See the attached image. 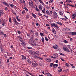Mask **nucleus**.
I'll return each mask as SVG.
<instances>
[{"mask_svg":"<svg viewBox=\"0 0 76 76\" xmlns=\"http://www.w3.org/2000/svg\"><path fill=\"white\" fill-rule=\"evenodd\" d=\"M69 69H66V70H64V72H68V71Z\"/></svg>","mask_w":76,"mask_h":76,"instance_id":"603ef678","label":"nucleus"},{"mask_svg":"<svg viewBox=\"0 0 76 76\" xmlns=\"http://www.w3.org/2000/svg\"><path fill=\"white\" fill-rule=\"evenodd\" d=\"M53 47L55 49H57V47H58V46H57V45H54Z\"/></svg>","mask_w":76,"mask_h":76,"instance_id":"f3484780","label":"nucleus"},{"mask_svg":"<svg viewBox=\"0 0 76 76\" xmlns=\"http://www.w3.org/2000/svg\"><path fill=\"white\" fill-rule=\"evenodd\" d=\"M2 3L3 4H5V5L7 6L8 7L9 6V4H8L7 3L5 2H3Z\"/></svg>","mask_w":76,"mask_h":76,"instance_id":"2eb2a0df","label":"nucleus"},{"mask_svg":"<svg viewBox=\"0 0 76 76\" xmlns=\"http://www.w3.org/2000/svg\"><path fill=\"white\" fill-rule=\"evenodd\" d=\"M64 50L65 51H67V52H69V53H70V50H69L67 48H64Z\"/></svg>","mask_w":76,"mask_h":76,"instance_id":"39448f33","label":"nucleus"},{"mask_svg":"<svg viewBox=\"0 0 76 76\" xmlns=\"http://www.w3.org/2000/svg\"><path fill=\"white\" fill-rule=\"evenodd\" d=\"M34 62L32 63V65H33L34 67H36V66H37L38 65V64L37 63V61H35V60H34Z\"/></svg>","mask_w":76,"mask_h":76,"instance_id":"f03ea898","label":"nucleus"},{"mask_svg":"<svg viewBox=\"0 0 76 76\" xmlns=\"http://www.w3.org/2000/svg\"><path fill=\"white\" fill-rule=\"evenodd\" d=\"M20 40L21 41V42H22L23 41V39H22V38H21L20 39Z\"/></svg>","mask_w":76,"mask_h":76,"instance_id":"37998d69","label":"nucleus"},{"mask_svg":"<svg viewBox=\"0 0 76 76\" xmlns=\"http://www.w3.org/2000/svg\"><path fill=\"white\" fill-rule=\"evenodd\" d=\"M42 41L43 43H44V39L43 37L42 38Z\"/></svg>","mask_w":76,"mask_h":76,"instance_id":"a878e982","label":"nucleus"},{"mask_svg":"<svg viewBox=\"0 0 76 76\" xmlns=\"http://www.w3.org/2000/svg\"><path fill=\"white\" fill-rule=\"evenodd\" d=\"M4 12H3V11L0 10V16H1V15H4Z\"/></svg>","mask_w":76,"mask_h":76,"instance_id":"ddd939ff","label":"nucleus"},{"mask_svg":"<svg viewBox=\"0 0 76 76\" xmlns=\"http://www.w3.org/2000/svg\"><path fill=\"white\" fill-rule=\"evenodd\" d=\"M53 0H50V1H49V3H53Z\"/></svg>","mask_w":76,"mask_h":76,"instance_id":"8fccbe9b","label":"nucleus"},{"mask_svg":"<svg viewBox=\"0 0 76 76\" xmlns=\"http://www.w3.org/2000/svg\"><path fill=\"white\" fill-rule=\"evenodd\" d=\"M34 42V41H32V42L31 41L30 42H29V44H31L32 46H34V47H35L36 45H38V44L33 42Z\"/></svg>","mask_w":76,"mask_h":76,"instance_id":"f257e3e1","label":"nucleus"},{"mask_svg":"<svg viewBox=\"0 0 76 76\" xmlns=\"http://www.w3.org/2000/svg\"><path fill=\"white\" fill-rule=\"evenodd\" d=\"M58 54H55L54 55V57H58Z\"/></svg>","mask_w":76,"mask_h":76,"instance_id":"f704fd0d","label":"nucleus"},{"mask_svg":"<svg viewBox=\"0 0 76 76\" xmlns=\"http://www.w3.org/2000/svg\"><path fill=\"white\" fill-rule=\"evenodd\" d=\"M39 2L40 3H42V4H44V3L41 0H39Z\"/></svg>","mask_w":76,"mask_h":76,"instance_id":"c756f323","label":"nucleus"},{"mask_svg":"<svg viewBox=\"0 0 76 76\" xmlns=\"http://www.w3.org/2000/svg\"><path fill=\"white\" fill-rule=\"evenodd\" d=\"M4 36V37H5V38H6L7 37V35L5 34H3Z\"/></svg>","mask_w":76,"mask_h":76,"instance_id":"c03bdc74","label":"nucleus"},{"mask_svg":"<svg viewBox=\"0 0 76 76\" xmlns=\"http://www.w3.org/2000/svg\"><path fill=\"white\" fill-rule=\"evenodd\" d=\"M34 58H38V55H35L34 56Z\"/></svg>","mask_w":76,"mask_h":76,"instance_id":"4be33fe9","label":"nucleus"},{"mask_svg":"<svg viewBox=\"0 0 76 76\" xmlns=\"http://www.w3.org/2000/svg\"><path fill=\"white\" fill-rule=\"evenodd\" d=\"M59 14H60V15H61V16H62V15H63V12H60Z\"/></svg>","mask_w":76,"mask_h":76,"instance_id":"ea45409f","label":"nucleus"},{"mask_svg":"<svg viewBox=\"0 0 76 76\" xmlns=\"http://www.w3.org/2000/svg\"><path fill=\"white\" fill-rule=\"evenodd\" d=\"M42 12L43 13H45V10H42Z\"/></svg>","mask_w":76,"mask_h":76,"instance_id":"052dcab7","label":"nucleus"},{"mask_svg":"<svg viewBox=\"0 0 76 76\" xmlns=\"http://www.w3.org/2000/svg\"><path fill=\"white\" fill-rule=\"evenodd\" d=\"M18 33L19 34H20V31H18Z\"/></svg>","mask_w":76,"mask_h":76,"instance_id":"5fc2aeb1","label":"nucleus"},{"mask_svg":"<svg viewBox=\"0 0 76 76\" xmlns=\"http://www.w3.org/2000/svg\"><path fill=\"white\" fill-rule=\"evenodd\" d=\"M28 49H32V48L31 47H27Z\"/></svg>","mask_w":76,"mask_h":76,"instance_id":"3c124183","label":"nucleus"},{"mask_svg":"<svg viewBox=\"0 0 76 76\" xmlns=\"http://www.w3.org/2000/svg\"><path fill=\"white\" fill-rule=\"evenodd\" d=\"M35 6H36V7H35L34 6V8L35 10H37V12H39V9H38V8H37V6L35 5Z\"/></svg>","mask_w":76,"mask_h":76,"instance_id":"9d476101","label":"nucleus"},{"mask_svg":"<svg viewBox=\"0 0 76 76\" xmlns=\"http://www.w3.org/2000/svg\"><path fill=\"white\" fill-rule=\"evenodd\" d=\"M62 31H66V28H63L62 30Z\"/></svg>","mask_w":76,"mask_h":76,"instance_id":"72a5a7b5","label":"nucleus"},{"mask_svg":"<svg viewBox=\"0 0 76 76\" xmlns=\"http://www.w3.org/2000/svg\"><path fill=\"white\" fill-rule=\"evenodd\" d=\"M5 10H8V8L7 7L5 8Z\"/></svg>","mask_w":76,"mask_h":76,"instance_id":"338daca9","label":"nucleus"},{"mask_svg":"<svg viewBox=\"0 0 76 76\" xmlns=\"http://www.w3.org/2000/svg\"><path fill=\"white\" fill-rule=\"evenodd\" d=\"M54 26L55 27V28H56L57 29L58 28V26H57V24H55Z\"/></svg>","mask_w":76,"mask_h":76,"instance_id":"b1692460","label":"nucleus"},{"mask_svg":"<svg viewBox=\"0 0 76 76\" xmlns=\"http://www.w3.org/2000/svg\"><path fill=\"white\" fill-rule=\"evenodd\" d=\"M56 66V67H57L58 66V64H54V65H53V67L54 68H55Z\"/></svg>","mask_w":76,"mask_h":76,"instance_id":"6ab92c4d","label":"nucleus"},{"mask_svg":"<svg viewBox=\"0 0 76 76\" xmlns=\"http://www.w3.org/2000/svg\"><path fill=\"white\" fill-rule=\"evenodd\" d=\"M70 34H71V35H76V31L75 32H70Z\"/></svg>","mask_w":76,"mask_h":76,"instance_id":"f8f14e48","label":"nucleus"},{"mask_svg":"<svg viewBox=\"0 0 76 76\" xmlns=\"http://www.w3.org/2000/svg\"><path fill=\"white\" fill-rule=\"evenodd\" d=\"M40 34L41 35V36H42H42H44V34H43L42 33H40Z\"/></svg>","mask_w":76,"mask_h":76,"instance_id":"de8ad7c7","label":"nucleus"},{"mask_svg":"<svg viewBox=\"0 0 76 76\" xmlns=\"http://www.w3.org/2000/svg\"><path fill=\"white\" fill-rule=\"evenodd\" d=\"M76 17V14H74L72 16V18L74 19Z\"/></svg>","mask_w":76,"mask_h":76,"instance_id":"9b49d317","label":"nucleus"},{"mask_svg":"<svg viewBox=\"0 0 76 76\" xmlns=\"http://www.w3.org/2000/svg\"><path fill=\"white\" fill-rule=\"evenodd\" d=\"M39 16H41L42 15V14H41L40 13H39L38 14Z\"/></svg>","mask_w":76,"mask_h":76,"instance_id":"864d4df0","label":"nucleus"},{"mask_svg":"<svg viewBox=\"0 0 76 76\" xmlns=\"http://www.w3.org/2000/svg\"><path fill=\"white\" fill-rule=\"evenodd\" d=\"M68 48L69 49H70V45H68Z\"/></svg>","mask_w":76,"mask_h":76,"instance_id":"6e6d98bb","label":"nucleus"},{"mask_svg":"<svg viewBox=\"0 0 76 76\" xmlns=\"http://www.w3.org/2000/svg\"><path fill=\"white\" fill-rule=\"evenodd\" d=\"M23 9H25V10L26 11H28V9H27L26 8L24 7L23 8Z\"/></svg>","mask_w":76,"mask_h":76,"instance_id":"c9c22d12","label":"nucleus"},{"mask_svg":"<svg viewBox=\"0 0 76 76\" xmlns=\"http://www.w3.org/2000/svg\"><path fill=\"white\" fill-rule=\"evenodd\" d=\"M46 25L47 26H50V25H49V24H46Z\"/></svg>","mask_w":76,"mask_h":76,"instance_id":"680f3d73","label":"nucleus"},{"mask_svg":"<svg viewBox=\"0 0 76 76\" xmlns=\"http://www.w3.org/2000/svg\"><path fill=\"white\" fill-rule=\"evenodd\" d=\"M66 29L67 31H70V28H66Z\"/></svg>","mask_w":76,"mask_h":76,"instance_id":"79ce46f5","label":"nucleus"},{"mask_svg":"<svg viewBox=\"0 0 76 76\" xmlns=\"http://www.w3.org/2000/svg\"><path fill=\"white\" fill-rule=\"evenodd\" d=\"M34 55L36 54V55H37L38 56H39V52L38 51H36L33 54Z\"/></svg>","mask_w":76,"mask_h":76,"instance_id":"0eeeda50","label":"nucleus"},{"mask_svg":"<svg viewBox=\"0 0 76 76\" xmlns=\"http://www.w3.org/2000/svg\"><path fill=\"white\" fill-rule=\"evenodd\" d=\"M64 42H65V43H67V40H65L64 41Z\"/></svg>","mask_w":76,"mask_h":76,"instance_id":"13d9d810","label":"nucleus"},{"mask_svg":"<svg viewBox=\"0 0 76 76\" xmlns=\"http://www.w3.org/2000/svg\"><path fill=\"white\" fill-rule=\"evenodd\" d=\"M54 25H55V23H52L51 24V26H54Z\"/></svg>","mask_w":76,"mask_h":76,"instance_id":"7c9ffc66","label":"nucleus"},{"mask_svg":"<svg viewBox=\"0 0 76 76\" xmlns=\"http://www.w3.org/2000/svg\"><path fill=\"white\" fill-rule=\"evenodd\" d=\"M10 5L11 7H13L14 5L12 4H10Z\"/></svg>","mask_w":76,"mask_h":76,"instance_id":"bb28decb","label":"nucleus"},{"mask_svg":"<svg viewBox=\"0 0 76 76\" xmlns=\"http://www.w3.org/2000/svg\"><path fill=\"white\" fill-rule=\"evenodd\" d=\"M12 20V18H9V21L10 22H11V21Z\"/></svg>","mask_w":76,"mask_h":76,"instance_id":"4c0bfd02","label":"nucleus"},{"mask_svg":"<svg viewBox=\"0 0 76 76\" xmlns=\"http://www.w3.org/2000/svg\"><path fill=\"white\" fill-rule=\"evenodd\" d=\"M72 1L70 0H66V3H70V2H72Z\"/></svg>","mask_w":76,"mask_h":76,"instance_id":"aec40b11","label":"nucleus"},{"mask_svg":"<svg viewBox=\"0 0 76 76\" xmlns=\"http://www.w3.org/2000/svg\"><path fill=\"white\" fill-rule=\"evenodd\" d=\"M60 59H61V60H62V61H64L63 59L62 58H60Z\"/></svg>","mask_w":76,"mask_h":76,"instance_id":"58836bf2","label":"nucleus"},{"mask_svg":"<svg viewBox=\"0 0 76 76\" xmlns=\"http://www.w3.org/2000/svg\"><path fill=\"white\" fill-rule=\"evenodd\" d=\"M27 61L29 64H31V63H32V61H31V60L29 59H28L27 60Z\"/></svg>","mask_w":76,"mask_h":76,"instance_id":"dca6fc26","label":"nucleus"},{"mask_svg":"<svg viewBox=\"0 0 76 76\" xmlns=\"http://www.w3.org/2000/svg\"><path fill=\"white\" fill-rule=\"evenodd\" d=\"M30 32L31 34H33V33L34 32V30H31L30 31Z\"/></svg>","mask_w":76,"mask_h":76,"instance_id":"a19ab883","label":"nucleus"},{"mask_svg":"<svg viewBox=\"0 0 76 76\" xmlns=\"http://www.w3.org/2000/svg\"><path fill=\"white\" fill-rule=\"evenodd\" d=\"M45 39L46 41H48V39L47 38V37H45Z\"/></svg>","mask_w":76,"mask_h":76,"instance_id":"c85d7f7f","label":"nucleus"},{"mask_svg":"<svg viewBox=\"0 0 76 76\" xmlns=\"http://www.w3.org/2000/svg\"><path fill=\"white\" fill-rule=\"evenodd\" d=\"M22 13L23 14H24V13H25V10H23L22 12Z\"/></svg>","mask_w":76,"mask_h":76,"instance_id":"4d7b16f0","label":"nucleus"},{"mask_svg":"<svg viewBox=\"0 0 76 76\" xmlns=\"http://www.w3.org/2000/svg\"><path fill=\"white\" fill-rule=\"evenodd\" d=\"M52 31L53 34H56V31H55V30H54V28H52Z\"/></svg>","mask_w":76,"mask_h":76,"instance_id":"6e6552de","label":"nucleus"},{"mask_svg":"<svg viewBox=\"0 0 76 76\" xmlns=\"http://www.w3.org/2000/svg\"><path fill=\"white\" fill-rule=\"evenodd\" d=\"M22 60H26V57H25V56H22Z\"/></svg>","mask_w":76,"mask_h":76,"instance_id":"4468645a","label":"nucleus"},{"mask_svg":"<svg viewBox=\"0 0 76 76\" xmlns=\"http://www.w3.org/2000/svg\"><path fill=\"white\" fill-rule=\"evenodd\" d=\"M29 4L30 5L31 7H34V4H33V2L31 1H29Z\"/></svg>","mask_w":76,"mask_h":76,"instance_id":"20e7f679","label":"nucleus"},{"mask_svg":"<svg viewBox=\"0 0 76 76\" xmlns=\"http://www.w3.org/2000/svg\"><path fill=\"white\" fill-rule=\"evenodd\" d=\"M65 65L66 66V67H69V64L67 63L65 64Z\"/></svg>","mask_w":76,"mask_h":76,"instance_id":"e433bc0d","label":"nucleus"},{"mask_svg":"<svg viewBox=\"0 0 76 76\" xmlns=\"http://www.w3.org/2000/svg\"><path fill=\"white\" fill-rule=\"evenodd\" d=\"M13 21L14 22V25H17L19 24V23L16 20V18H14L13 19Z\"/></svg>","mask_w":76,"mask_h":76,"instance_id":"7ed1b4c3","label":"nucleus"},{"mask_svg":"<svg viewBox=\"0 0 76 76\" xmlns=\"http://www.w3.org/2000/svg\"><path fill=\"white\" fill-rule=\"evenodd\" d=\"M59 54L60 55H61V56H64V54L63 53H60Z\"/></svg>","mask_w":76,"mask_h":76,"instance_id":"2f4dec72","label":"nucleus"},{"mask_svg":"<svg viewBox=\"0 0 76 76\" xmlns=\"http://www.w3.org/2000/svg\"><path fill=\"white\" fill-rule=\"evenodd\" d=\"M45 32L46 34H48V32L46 31H45Z\"/></svg>","mask_w":76,"mask_h":76,"instance_id":"e2e57ef3","label":"nucleus"},{"mask_svg":"<svg viewBox=\"0 0 76 76\" xmlns=\"http://www.w3.org/2000/svg\"><path fill=\"white\" fill-rule=\"evenodd\" d=\"M56 23L57 24H58V25H62V23H61V22H57Z\"/></svg>","mask_w":76,"mask_h":76,"instance_id":"5701e85b","label":"nucleus"},{"mask_svg":"<svg viewBox=\"0 0 76 76\" xmlns=\"http://www.w3.org/2000/svg\"><path fill=\"white\" fill-rule=\"evenodd\" d=\"M35 34L37 36H38V32H37L36 33H35Z\"/></svg>","mask_w":76,"mask_h":76,"instance_id":"09e8293b","label":"nucleus"},{"mask_svg":"<svg viewBox=\"0 0 76 76\" xmlns=\"http://www.w3.org/2000/svg\"><path fill=\"white\" fill-rule=\"evenodd\" d=\"M16 19L18 21H19V22H20V19L18 18V16H16Z\"/></svg>","mask_w":76,"mask_h":76,"instance_id":"393cba45","label":"nucleus"},{"mask_svg":"<svg viewBox=\"0 0 76 76\" xmlns=\"http://www.w3.org/2000/svg\"><path fill=\"white\" fill-rule=\"evenodd\" d=\"M39 9L40 10H42V7H41V5H39Z\"/></svg>","mask_w":76,"mask_h":76,"instance_id":"a211bd4d","label":"nucleus"},{"mask_svg":"<svg viewBox=\"0 0 76 76\" xmlns=\"http://www.w3.org/2000/svg\"><path fill=\"white\" fill-rule=\"evenodd\" d=\"M26 19H28V18H29V16H28V15H27L26 16Z\"/></svg>","mask_w":76,"mask_h":76,"instance_id":"69168bd1","label":"nucleus"},{"mask_svg":"<svg viewBox=\"0 0 76 76\" xmlns=\"http://www.w3.org/2000/svg\"><path fill=\"white\" fill-rule=\"evenodd\" d=\"M3 31H0V35L3 34Z\"/></svg>","mask_w":76,"mask_h":76,"instance_id":"a18cd8bd","label":"nucleus"},{"mask_svg":"<svg viewBox=\"0 0 76 76\" xmlns=\"http://www.w3.org/2000/svg\"><path fill=\"white\" fill-rule=\"evenodd\" d=\"M53 13L54 14V17L55 18H57V13H56V12L55 11H54L53 12Z\"/></svg>","mask_w":76,"mask_h":76,"instance_id":"423d86ee","label":"nucleus"},{"mask_svg":"<svg viewBox=\"0 0 76 76\" xmlns=\"http://www.w3.org/2000/svg\"><path fill=\"white\" fill-rule=\"evenodd\" d=\"M33 16V17H34V18H36V17H37V16L36 15H35V14H33L32 15Z\"/></svg>","mask_w":76,"mask_h":76,"instance_id":"412c9836","label":"nucleus"},{"mask_svg":"<svg viewBox=\"0 0 76 76\" xmlns=\"http://www.w3.org/2000/svg\"><path fill=\"white\" fill-rule=\"evenodd\" d=\"M21 44L22 45H25V43L24 42H22Z\"/></svg>","mask_w":76,"mask_h":76,"instance_id":"473e14b6","label":"nucleus"},{"mask_svg":"<svg viewBox=\"0 0 76 76\" xmlns=\"http://www.w3.org/2000/svg\"><path fill=\"white\" fill-rule=\"evenodd\" d=\"M65 8H68V6L67 5L66 6V5H65Z\"/></svg>","mask_w":76,"mask_h":76,"instance_id":"0e129e2a","label":"nucleus"},{"mask_svg":"<svg viewBox=\"0 0 76 76\" xmlns=\"http://www.w3.org/2000/svg\"><path fill=\"white\" fill-rule=\"evenodd\" d=\"M46 74H47L48 76H50V75H51V74H50L47 73Z\"/></svg>","mask_w":76,"mask_h":76,"instance_id":"774afa93","label":"nucleus"},{"mask_svg":"<svg viewBox=\"0 0 76 76\" xmlns=\"http://www.w3.org/2000/svg\"><path fill=\"white\" fill-rule=\"evenodd\" d=\"M61 72H62V69H59V70H58V72L59 73H61Z\"/></svg>","mask_w":76,"mask_h":76,"instance_id":"cd10ccee","label":"nucleus"},{"mask_svg":"<svg viewBox=\"0 0 76 76\" xmlns=\"http://www.w3.org/2000/svg\"><path fill=\"white\" fill-rule=\"evenodd\" d=\"M46 60L47 62H51V59L50 58H46Z\"/></svg>","mask_w":76,"mask_h":76,"instance_id":"1a4fd4ad","label":"nucleus"},{"mask_svg":"<svg viewBox=\"0 0 76 76\" xmlns=\"http://www.w3.org/2000/svg\"><path fill=\"white\" fill-rule=\"evenodd\" d=\"M38 58L40 59V60H42V58L39 57H38Z\"/></svg>","mask_w":76,"mask_h":76,"instance_id":"bf43d9fd","label":"nucleus"},{"mask_svg":"<svg viewBox=\"0 0 76 76\" xmlns=\"http://www.w3.org/2000/svg\"><path fill=\"white\" fill-rule=\"evenodd\" d=\"M51 58H54H54H57V57H53V56H51Z\"/></svg>","mask_w":76,"mask_h":76,"instance_id":"49530a36","label":"nucleus"}]
</instances>
